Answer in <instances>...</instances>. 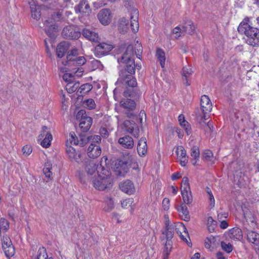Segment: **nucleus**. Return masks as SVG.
I'll return each mask as SVG.
<instances>
[{"label":"nucleus","instance_id":"obj_1","mask_svg":"<svg viewBox=\"0 0 259 259\" xmlns=\"http://www.w3.org/2000/svg\"><path fill=\"white\" fill-rule=\"evenodd\" d=\"M136 47L134 50L133 45H128L124 53L118 59V62L126 64L125 69L120 70L119 72V77L117 81V83H122L131 87V89H127L123 93L125 97H132L136 98L139 95V91L135 89L137 85L136 78L132 75L135 73V62L134 60V55L140 59L142 52L143 48L140 44L137 42L135 45Z\"/></svg>","mask_w":259,"mask_h":259},{"label":"nucleus","instance_id":"obj_2","mask_svg":"<svg viewBox=\"0 0 259 259\" xmlns=\"http://www.w3.org/2000/svg\"><path fill=\"white\" fill-rule=\"evenodd\" d=\"M91 181L93 186L96 189L103 191L112 186V179L111 177V172L100 165L98 175L92 177Z\"/></svg>","mask_w":259,"mask_h":259},{"label":"nucleus","instance_id":"obj_3","mask_svg":"<svg viewBox=\"0 0 259 259\" xmlns=\"http://www.w3.org/2000/svg\"><path fill=\"white\" fill-rule=\"evenodd\" d=\"M239 33L246 36V42L253 47H259V28L250 26L246 22L242 21L238 27Z\"/></svg>","mask_w":259,"mask_h":259},{"label":"nucleus","instance_id":"obj_4","mask_svg":"<svg viewBox=\"0 0 259 259\" xmlns=\"http://www.w3.org/2000/svg\"><path fill=\"white\" fill-rule=\"evenodd\" d=\"M88 142H91L88 149V155L93 159L98 157L101 153V149L99 143L101 141V138L99 135H94L87 138Z\"/></svg>","mask_w":259,"mask_h":259},{"label":"nucleus","instance_id":"obj_5","mask_svg":"<svg viewBox=\"0 0 259 259\" xmlns=\"http://www.w3.org/2000/svg\"><path fill=\"white\" fill-rule=\"evenodd\" d=\"M129 154L123 160L117 159L113 161L111 168L118 176H123L128 170V165L131 162Z\"/></svg>","mask_w":259,"mask_h":259},{"label":"nucleus","instance_id":"obj_6","mask_svg":"<svg viewBox=\"0 0 259 259\" xmlns=\"http://www.w3.org/2000/svg\"><path fill=\"white\" fill-rule=\"evenodd\" d=\"M76 119L79 121V126L82 132H88L91 127L93 119L87 115L84 110H80L77 113Z\"/></svg>","mask_w":259,"mask_h":259},{"label":"nucleus","instance_id":"obj_7","mask_svg":"<svg viewBox=\"0 0 259 259\" xmlns=\"http://www.w3.org/2000/svg\"><path fill=\"white\" fill-rule=\"evenodd\" d=\"M175 228H165L162 231L161 238L162 241H166L165 243L163 253L170 254L172 248V242L171 239L172 238L175 233Z\"/></svg>","mask_w":259,"mask_h":259},{"label":"nucleus","instance_id":"obj_8","mask_svg":"<svg viewBox=\"0 0 259 259\" xmlns=\"http://www.w3.org/2000/svg\"><path fill=\"white\" fill-rule=\"evenodd\" d=\"M200 107L202 113L201 115L199 112V110L197 109L196 112L197 116L201 117L202 119L206 120L208 119L207 114H209L212 108V103L209 97L206 95H203L200 99Z\"/></svg>","mask_w":259,"mask_h":259},{"label":"nucleus","instance_id":"obj_9","mask_svg":"<svg viewBox=\"0 0 259 259\" xmlns=\"http://www.w3.org/2000/svg\"><path fill=\"white\" fill-rule=\"evenodd\" d=\"M81 35L78 28L74 25H71L65 27L62 31V36L66 39H76Z\"/></svg>","mask_w":259,"mask_h":259},{"label":"nucleus","instance_id":"obj_10","mask_svg":"<svg viewBox=\"0 0 259 259\" xmlns=\"http://www.w3.org/2000/svg\"><path fill=\"white\" fill-rule=\"evenodd\" d=\"M113 49L112 45L105 42L99 43L94 48V54L97 57L107 55Z\"/></svg>","mask_w":259,"mask_h":259},{"label":"nucleus","instance_id":"obj_11","mask_svg":"<svg viewBox=\"0 0 259 259\" xmlns=\"http://www.w3.org/2000/svg\"><path fill=\"white\" fill-rule=\"evenodd\" d=\"M120 105L126 110L125 114L127 117L130 118L134 115L132 112L135 109L136 105L134 100L127 98L122 99L120 102Z\"/></svg>","mask_w":259,"mask_h":259},{"label":"nucleus","instance_id":"obj_12","mask_svg":"<svg viewBox=\"0 0 259 259\" xmlns=\"http://www.w3.org/2000/svg\"><path fill=\"white\" fill-rule=\"evenodd\" d=\"M66 151L69 158L71 161L74 160L78 163L82 162L81 154L79 151H76L72 146L67 145Z\"/></svg>","mask_w":259,"mask_h":259},{"label":"nucleus","instance_id":"obj_13","mask_svg":"<svg viewBox=\"0 0 259 259\" xmlns=\"http://www.w3.org/2000/svg\"><path fill=\"white\" fill-rule=\"evenodd\" d=\"M125 130L132 134L135 138L139 136V129L138 126L133 120H125L123 123Z\"/></svg>","mask_w":259,"mask_h":259},{"label":"nucleus","instance_id":"obj_14","mask_svg":"<svg viewBox=\"0 0 259 259\" xmlns=\"http://www.w3.org/2000/svg\"><path fill=\"white\" fill-rule=\"evenodd\" d=\"M45 30L47 35L51 38L55 36V32L57 31L58 26L53 23L52 19L46 20L44 22Z\"/></svg>","mask_w":259,"mask_h":259},{"label":"nucleus","instance_id":"obj_15","mask_svg":"<svg viewBox=\"0 0 259 259\" xmlns=\"http://www.w3.org/2000/svg\"><path fill=\"white\" fill-rule=\"evenodd\" d=\"M74 9L76 13H80L85 16L89 15L91 12V9L87 0H80Z\"/></svg>","mask_w":259,"mask_h":259},{"label":"nucleus","instance_id":"obj_16","mask_svg":"<svg viewBox=\"0 0 259 259\" xmlns=\"http://www.w3.org/2000/svg\"><path fill=\"white\" fill-rule=\"evenodd\" d=\"M98 18L102 24L105 25L109 24L111 20L110 11L108 9L101 10L98 14Z\"/></svg>","mask_w":259,"mask_h":259},{"label":"nucleus","instance_id":"obj_17","mask_svg":"<svg viewBox=\"0 0 259 259\" xmlns=\"http://www.w3.org/2000/svg\"><path fill=\"white\" fill-rule=\"evenodd\" d=\"M138 10L136 9L132 10L131 13V27L134 32H136L139 29Z\"/></svg>","mask_w":259,"mask_h":259},{"label":"nucleus","instance_id":"obj_18","mask_svg":"<svg viewBox=\"0 0 259 259\" xmlns=\"http://www.w3.org/2000/svg\"><path fill=\"white\" fill-rule=\"evenodd\" d=\"M119 187L122 192L128 194H132L135 192L134 184L128 180L120 183Z\"/></svg>","mask_w":259,"mask_h":259},{"label":"nucleus","instance_id":"obj_19","mask_svg":"<svg viewBox=\"0 0 259 259\" xmlns=\"http://www.w3.org/2000/svg\"><path fill=\"white\" fill-rule=\"evenodd\" d=\"M182 27L184 35L186 34L192 35L195 33L196 26L191 20H187L185 22Z\"/></svg>","mask_w":259,"mask_h":259},{"label":"nucleus","instance_id":"obj_20","mask_svg":"<svg viewBox=\"0 0 259 259\" xmlns=\"http://www.w3.org/2000/svg\"><path fill=\"white\" fill-rule=\"evenodd\" d=\"M83 36L90 41L97 42L99 40L98 34L90 29L84 28L82 31Z\"/></svg>","mask_w":259,"mask_h":259},{"label":"nucleus","instance_id":"obj_21","mask_svg":"<svg viewBox=\"0 0 259 259\" xmlns=\"http://www.w3.org/2000/svg\"><path fill=\"white\" fill-rule=\"evenodd\" d=\"M118 142L122 147L127 149L132 148L134 145L133 138L128 135L120 138Z\"/></svg>","mask_w":259,"mask_h":259},{"label":"nucleus","instance_id":"obj_22","mask_svg":"<svg viewBox=\"0 0 259 259\" xmlns=\"http://www.w3.org/2000/svg\"><path fill=\"white\" fill-rule=\"evenodd\" d=\"M69 48V44L67 41L61 42L57 47L56 53L58 58L64 56Z\"/></svg>","mask_w":259,"mask_h":259},{"label":"nucleus","instance_id":"obj_23","mask_svg":"<svg viewBox=\"0 0 259 259\" xmlns=\"http://www.w3.org/2000/svg\"><path fill=\"white\" fill-rule=\"evenodd\" d=\"M86 62L85 58L83 56L77 57L69 61L63 62V64L65 66H81Z\"/></svg>","mask_w":259,"mask_h":259},{"label":"nucleus","instance_id":"obj_24","mask_svg":"<svg viewBox=\"0 0 259 259\" xmlns=\"http://www.w3.org/2000/svg\"><path fill=\"white\" fill-rule=\"evenodd\" d=\"M99 167L100 166H97L93 161L90 160L86 162L85 169L88 175L95 176L98 175Z\"/></svg>","mask_w":259,"mask_h":259},{"label":"nucleus","instance_id":"obj_25","mask_svg":"<svg viewBox=\"0 0 259 259\" xmlns=\"http://www.w3.org/2000/svg\"><path fill=\"white\" fill-rule=\"evenodd\" d=\"M137 151L140 156L145 155L147 152V141L145 138H142L139 140L137 146Z\"/></svg>","mask_w":259,"mask_h":259},{"label":"nucleus","instance_id":"obj_26","mask_svg":"<svg viewBox=\"0 0 259 259\" xmlns=\"http://www.w3.org/2000/svg\"><path fill=\"white\" fill-rule=\"evenodd\" d=\"M229 237L234 240H240L242 237V232L240 228H232L229 231Z\"/></svg>","mask_w":259,"mask_h":259},{"label":"nucleus","instance_id":"obj_27","mask_svg":"<svg viewBox=\"0 0 259 259\" xmlns=\"http://www.w3.org/2000/svg\"><path fill=\"white\" fill-rule=\"evenodd\" d=\"M177 209L183 220L187 222L189 220V212L185 204H182Z\"/></svg>","mask_w":259,"mask_h":259},{"label":"nucleus","instance_id":"obj_28","mask_svg":"<svg viewBox=\"0 0 259 259\" xmlns=\"http://www.w3.org/2000/svg\"><path fill=\"white\" fill-rule=\"evenodd\" d=\"M181 191L184 203L187 205L190 204L193 201L191 189H190L189 190L186 189Z\"/></svg>","mask_w":259,"mask_h":259},{"label":"nucleus","instance_id":"obj_29","mask_svg":"<svg viewBox=\"0 0 259 259\" xmlns=\"http://www.w3.org/2000/svg\"><path fill=\"white\" fill-rule=\"evenodd\" d=\"M178 119L180 125L184 128L187 134L188 135H190L191 133V128L190 127V125L188 123V122L185 120L184 115H180L178 117Z\"/></svg>","mask_w":259,"mask_h":259},{"label":"nucleus","instance_id":"obj_30","mask_svg":"<svg viewBox=\"0 0 259 259\" xmlns=\"http://www.w3.org/2000/svg\"><path fill=\"white\" fill-rule=\"evenodd\" d=\"M192 71L190 67H184L182 69V75L183 77L184 83L186 85H189L190 83L188 82V78L192 74Z\"/></svg>","mask_w":259,"mask_h":259},{"label":"nucleus","instance_id":"obj_31","mask_svg":"<svg viewBox=\"0 0 259 259\" xmlns=\"http://www.w3.org/2000/svg\"><path fill=\"white\" fill-rule=\"evenodd\" d=\"M247 238L249 242L256 246L259 245V234L254 231H250L247 234Z\"/></svg>","mask_w":259,"mask_h":259},{"label":"nucleus","instance_id":"obj_32","mask_svg":"<svg viewBox=\"0 0 259 259\" xmlns=\"http://www.w3.org/2000/svg\"><path fill=\"white\" fill-rule=\"evenodd\" d=\"M70 138L69 139L70 143L75 145H79L80 146H83L86 143V141H88L87 139H84L82 137H80V141H79L77 139H76V137L75 134L73 133L70 134Z\"/></svg>","mask_w":259,"mask_h":259},{"label":"nucleus","instance_id":"obj_33","mask_svg":"<svg viewBox=\"0 0 259 259\" xmlns=\"http://www.w3.org/2000/svg\"><path fill=\"white\" fill-rule=\"evenodd\" d=\"M128 21L125 18H121L118 23V29L121 33H124L128 29Z\"/></svg>","mask_w":259,"mask_h":259},{"label":"nucleus","instance_id":"obj_34","mask_svg":"<svg viewBox=\"0 0 259 259\" xmlns=\"http://www.w3.org/2000/svg\"><path fill=\"white\" fill-rule=\"evenodd\" d=\"M30 8L32 17L36 20H39L41 16L39 7L38 6L31 5Z\"/></svg>","mask_w":259,"mask_h":259},{"label":"nucleus","instance_id":"obj_35","mask_svg":"<svg viewBox=\"0 0 259 259\" xmlns=\"http://www.w3.org/2000/svg\"><path fill=\"white\" fill-rule=\"evenodd\" d=\"M156 56L160 62L161 66L164 68L165 65V57L164 52L161 49H158L156 51Z\"/></svg>","mask_w":259,"mask_h":259},{"label":"nucleus","instance_id":"obj_36","mask_svg":"<svg viewBox=\"0 0 259 259\" xmlns=\"http://www.w3.org/2000/svg\"><path fill=\"white\" fill-rule=\"evenodd\" d=\"M53 139V137L50 132H47L46 137L41 141L40 145L44 148H48L51 145V141Z\"/></svg>","mask_w":259,"mask_h":259},{"label":"nucleus","instance_id":"obj_37","mask_svg":"<svg viewBox=\"0 0 259 259\" xmlns=\"http://www.w3.org/2000/svg\"><path fill=\"white\" fill-rule=\"evenodd\" d=\"M51 168L52 164L51 163L49 162H46L43 169V172L46 178L50 180H52V172L51 171Z\"/></svg>","mask_w":259,"mask_h":259},{"label":"nucleus","instance_id":"obj_38","mask_svg":"<svg viewBox=\"0 0 259 259\" xmlns=\"http://www.w3.org/2000/svg\"><path fill=\"white\" fill-rule=\"evenodd\" d=\"M93 86L90 83H85L81 85L78 89L77 92L81 94H85L92 90Z\"/></svg>","mask_w":259,"mask_h":259},{"label":"nucleus","instance_id":"obj_39","mask_svg":"<svg viewBox=\"0 0 259 259\" xmlns=\"http://www.w3.org/2000/svg\"><path fill=\"white\" fill-rule=\"evenodd\" d=\"M83 106L90 110L95 109L96 107V103L93 99H85L83 101Z\"/></svg>","mask_w":259,"mask_h":259},{"label":"nucleus","instance_id":"obj_40","mask_svg":"<svg viewBox=\"0 0 259 259\" xmlns=\"http://www.w3.org/2000/svg\"><path fill=\"white\" fill-rule=\"evenodd\" d=\"M78 87L79 83H73L69 82L66 85V90L69 93L71 94L75 92Z\"/></svg>","mask_w":259,"mask_h":259},{"label":"nucleus","instance_id":"obj_41","mask_svg":"<svg viewBox=\"0 0 259 259\" xmlns=\"http://www.w3.org/2000/svg\"><path fill=\"white\" fill-rule=\"evenodd\" d=\"M228 217V213H219L218 215V221L220 222V227H228V224L225 220H223L222 219L227 218Z\"/></svg>","mask_w":259,"mask_h":259},{"label":"nucleus","instance_id":"obj_42","mask_svg":"<svg viewBox=\"0 0 259 259\" xmlns=\"http://www.w3.org/2000/svg\"><path fill=\"white\" fill-rule=\"evenodd\" d=\"M203 158L207 161H211L212 163L214 162V158L213 156L212 152L209 150H206L204 151Z\"/></svg>","mask_w":259,"mask_h":259},{"label":"nucleus","instance_id":"obj_43","mask_svg":"<svg viewBox=\"0 0 259 259\" xmlns=\"http://www.w3.org/2000/svg\"><path fill=\"white\" fill-rule=\"evenodd\" d=\"M78 55V50L76 49H72L71 51L68 52V54L66 57V61H69L77 57Z\"/></svg>","mask_w":259,"mask_h":259},{"label":"nucleus","instance_id":"obj_44","mask_svg":"<svg viewBox=\"0 0 259 259\" xmlns=\"http://www.w3.org/2000/svg\"><path fill=\"white\" fill-rule=\"evenodd\" d=\"M6 256L10 257L15 254V249L14 246H9L3 248Z\"/></svg>","mask_w":259,"mask_h":259},{"label":"nucleus","instance_id":"obj_45","mask_svg":"<svg viewBox=\"0 0 259 259\" xmlns=\"http://www.w3.org/2000/svg\"><path fill=\"white\" fill-rule=\"evenodd\" d=\"M36 259H49L48 257V255L46 252V249L44 248H40L38 251V255Z\"/></svg>","mask_w":259,"mask_h":259},{"label":"nucleus","instance_id":"obj_46","mask_svg":"<svg viewBox=\"0 0 259 259\" xmlns=\"http://www.w3.org/2000/svg\"><path fill=\"white\" fill-rule=\"evenodd\" d=\"M183 232L180 231V236L181 238L185 241L188 244V238L189 239L188 232L187 230V228H182Z\"/></svg>","mask_w":259,"mask_h":259},{"label":"nucleus","instance_id":"obj_47","mask_svg":"<svg viewBox=\"0 0 259 259\" xmlns=\"http://www.w3.org/2000/svg\"><path fill=\"white\" fill-rule=\"evenodd\" d=\"M199 150L198 147L194 146L191 150V156L194 158L195 160H198L199 158Z\"/></svg>","mask_w":259,"mask_h":259},{"label":"nucleus","instance_id":"obj_48","mask_svg":"<svg viewBox=\"0 0 259 259\" xmlns=\"http://www.w3.org/2000/svg\"><path fill=\"white\" fill-rule=\"evenodd\" d=\"M221 247L227 253H230L232 251L233 246L230 243H226L225 242H221Z\"/></svg>","mask_w":259,"mask_h":259},{"label":"nucleus","instance_id":"obj_49","mask_svg":"<svg viewBox=\"0 0 259 259\" xmlns=\"http://www.w3.org/2000/svg\"><path fill=\"white\" fill-rule=\"evenodd\" d=\"M190 189V187L188 179V178L184 177L182 179L181 190L186 189L189 190Z\"/></svg>","mask_w":259,"mask_h":259},{"label":"nucleus","instance_id":"obj_50","mask_svg":"<svg viewBox=\"0 0 259 259\" xmlns=\"http://www.w3.org/2000/svg\"><path fill=\"white\" fill-rule=\"evenodd\" d=\"M107 206L105 207L106 211H110L114 208V202L112 198H107L105 200Z\"/></svg>","mask_w":259,"mask_h":259},{"label":"nucleus","instance_id":"obj_51","mask_svg":"<svg viewBox=\"0 0 259 259\" xmlns=\"http://www.w3.org/2000/svg\"><path fill=\"white\" fill-rule=\"evenodd\" d=\"M13 246L10 238L7 236L4 237L2 239V247H4Z\"/></svg>","mask_w":259,"mask_h":259},{"label":"nucleus","instance_id":"obj_52","mask_svg":"<svg viewBox=\"0 0 259 259\" xmlns=\"http://www.w3.org/2000/svg\"><path fill=\"white\" fill-rule=\"evenodd\" d=\"M177 154L180 155V158H188L186 155V151L182 146H180L177 148Z\"/></svg>","mask_w":259,"mask_h":259},{"label":"nucleus","instance_id":"obj_53","mask_svg":"<svg viewBox=\"0 0 259 259\" xmlns=\"http://www.w3.org/2000/svg\"><path fill=\"white\" fill-rule=\"evenodd\" d=\"M32 151L31 147L30 145H26L22 148L23 153L25 156L30 155Z\"/></svg>","mask_w":259,"mask_h":259},{"label":"nucleus","instance_id":"obj_54","mask_svg":"<svg viewBox=\"0 0 259 259\" xmlns=\"http://www.w3.org/2000/svg\"><path fill=\"white\" fill-rule=\"evenodd\" d=\"M101 136L103 138H107L109 136V132L107 128L104 127H101L99 131Z\"/></svg>","mask_w":259,"mask_h":259},{"label":"nucleus","instance_id":"obj_55","mask_svg":"<svg viewBox=\"0 0 259 259\" xmlns=\"http://www.w3.org/2000/svg\"><path fill=\"white\" fill-rule=\"evenodd\" d=\"M173 33L177 34V37H180L182 35H184L183 32L182 31V27L177 26L175 27L172 31Z\"/></svg>","mask_w":259,"mask_h":259},{"label":"nucleus","instance_id":"obj_56","mask_svg":"<svg viewBox=\"0 0 259 259\" xmlns=\"http://www.w3.org/2000/svg\"><path fill=\"white\" fill-rule=\"evenodd\" d=\"M48 127L46 126H44L42 127V130L41 131L40 134L39 135L38 137V140H41L44 137H46V134L47 131Z\"/></svg>","mask_w":259,"mask_h":259},{"label":"nucleus","instance_id":"obj_57","mask_svg":"<svg viewBox=\"0 0 259 259\" xmlns=\"http://www.w3.org/2000/svg\"><path fill=\"white\" fill-rule=\"evenodd\" d=\"M207 227L217 226L218 224V222L216 221L213 220L212 218L211 217H209L207 218Z\"/></svg>","mask_w":259,"mask_h":259},{"label":"nucleus","instance_id":"obj_58","mask_svg":"<svg viewBox=\"0 0 259 259\" xmlns=\"http://www.w3.org/2000/svg\"><path fill=\"white\" fill-rule=\"evenodd\" d=\"M92 64L94 66L96 67V68H98L100 70H102L103 69V65L102 64L100 61L95 60L92 61Z\"/></svg>","mask_w":259,"mask_h":259},{"label":"nucleus","instance_id":"obj_59","mask_svg":"<svg viewBox=\"0 0 259 259\" xmlns=\"http://www.w3.org/2000/svg\"><path fill=\"white\" fill-rule=\"evenodd\" d=\"M162 205L164 210H168L169 206V200L167 198H165L162 201Z\"/></svg>","mask_w":259,"mask_h":259},{"label":"nucleus","instance_id":"obj_60","mask_svg":"<svg viewBox=\"0 0 259 259\" xmlns=\"http://www.w3.org/2000/svg\"><path fill=\"white\" fill-rule=\"evenodd\" d=\"M53 17L54 21H58L62 19V14L60 12L54 13Z\"/></svg>","mask_w":259,"mask_h":259},{"label":"nucleus","instance_id":"obj_61","mask_svg":"<svg viewBox=\"0 0 259 259\" xmlns=\"http://www.w3.org/2000/svg\"><path fill=\"white\" fill-rule=\"evenodd\" d=\"M76 69H77V70L74 72V73L76 74V75L78 76H81L83 71L82 68L77 67L73 69L75 70Z\"/></svg>","mask_w":259,"mask_h":259},{"label":"nucleus","instance_id":"obj_62","mask_svg":"<svg viewBox=\"0 0 259 259\" xmlns=\"http://www.w3.org/2000/svg\"><path fill=\"white\" fill-rule=\"evenodd\" d=\"M7 226H9L8 221L4 218L0 219V227H7Z\"/></svg>","mask_w":259,"mask_h":259},{"label":"nucleus","instance_id":"obj_63","mask_svg":"<svg viewBox=\"0 0 259 259\" xmlns=\"http://www.w3.org/2000/svg\"><path fill=\"white\" fill-rule=\"evenodd\" d=\"M209 198L210 202V207L211 208H213L214 206L215 200L212 194H210V195L209 196Z\"/></svg>","mask_w":259,"mask_h":259},{"label":"nucleus","instance_id":"obj_64","mask_svg":"<svg viewBox=\"0 0 259 259\" xmlns=\"http://www.w3.org/2000/svg\"><path fill=\"white\" fill-rule=\"evenodd\" d=\"M72 77V75L71 74L69 73H65L63 76V79L66 81H68L69 82H70L71 79H69V78H71Z\"/></svg>","mask_w":259,"mask_h":259}]
</instances>
